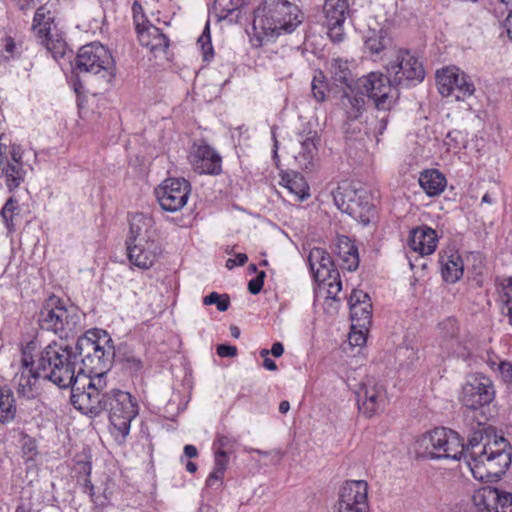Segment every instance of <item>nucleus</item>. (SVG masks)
Returning a JSON list of instances; mask_svg holds the SVG:
<instances>
[{"instance_id":"nucleus-1","label":"nucleus","mask_w":512,"mask_h":512,"mask_svg":"<svg viewBox=\"0 0 512 512\" xmlns=\"http://www.w3.org/2000/svg\"><path fill=\"white\" fill-rule=\"evenodd\" d=\"M302 22L303 13L296 4L288 0H264L254 10L252 46L261 47L281 35L291 34Z\"/></svg>"},{"instance_id":"nucleus-2","label":"nucleus","mask_w":512,"mask_h":512,"mask_svg":"<svg viewBox=\"0 0 512 512\" xmlns=\"http://www.w3.org/2000/svg\"><path fill=\"white\" fill-rule=\"evenodd\" d=\"M37 373L61 389L70 388L78 377L72 347L52 343L47 345L35 361Z\"/></svg>"},{"instance_id":"nucleus-3","label":"nucleus","mask_w":512,"mask_h":512,"mask_svg":"<svg viewBox=\"0 0 512 512\" xmlns=\"http://www.w3.org/2000/svg\"><path fill=\"white\" fill-rule=\"evenodd\" d=\"M95 333L78 337L74 351L76 363L80 360L78 373H108L115 358L112 339L104 335L94 339Z\"/></svg>"},{"instance_id":"nucleus-4","label":"nucleus","mask_w":512,"mask_h":512,"mask_svg":"<svg viewBox=\"0 0 512 512\" xmlns=\"http://www.w3.org/2000/svg\"><path fill=\"white\" fill-rule=\"evenodd\" d=\"M415 452L419 458L460 460L465 444L456 431L440 427L422 434L416 440Z\"/></svg>"},{"instance_id":"nucleus-5","label":"nucleus","mask_w":512,"mask_h":512,"mask_svg":"<svg viewBox=\"0 0 512 512\" xmlns=\"http://www.w3.org/2000/svg\"><path fill=\"white\" fill-rule=\"evenodd\" d=\"M31 32L37 42L51 53L54 59L62 58L67 49L65 35L59 27V19L54 5L46 2L34 12Z\"/></svg>"},{"instance_id":"nucleus-6","label":"nucleus","mask_w":512,"mask_h":512,"mask_svg":"<svg viewBox=\"0 0 512 512\" xmlns=\"http://www.w3.org/2000/svg\"><path fill=\"white\" fill-rule=\"evenodd\" d=\"M38 324L42 330L51 331L60 338H68L81 330L76 309L67 307L56 295L49 296L43 302L38 313Z\"/></svg>"},{"instance_id":"nucleus-7","label":"nucleus","mask_w":512,"mask_h":512,"mask_svg":"<svg viewBox=\"0 0 512 512\" xmlns=\"http://www.w3.org/2000/svg\"><path fill=\"white\" fill-rule=\"evenodd\" d=\"M336 207L358 220L364 225L371 222L376 214L371 193L364 188H355L351 183L344 181L332 191Z\"/></svg>"},{"instance_id":"nucleus-8","label":"nucleus","mask_w":512,"mask_h":512,"mask_svg":"<svg viewBox=\"0 0 512 512\" xmlns=\"http://www.w3.org/2000/svg\"><path fill=\"white\" fill-rule=\"evenodd\" d=\"M107 402L110 432L112 436L122 442L130 432L132 420L139 413L136 399L129 393L117 388L112 389V394Z\"/></svg>"},{"instance_id":"nucleus-9","label":"nucleus","mask_w":512,"mask_h":512,"mask_svg":"<svg viewBox=\"0 0 512 512\" xmlns=\"http://www.w3.org/2000/svg\"><path fill=\"white\" fill-rule=\"evenodd\" d=\"M77 74H92L110 83L115 76V63L110 51L98 42L82 46L74 61Z\"/></svg>"},{"instance_id":"nucleus-10","label":"nucleus","mask_w":512,"mask_h":512,"mask_svg":"<svg viewBox=\"0 0 512 512\" xmlns=\"http://www.w3.org/2000/svg\"><path fill=\"white\" fill-rule=\"evenodd\" d=\"M390 83L397 87H412L425 78V70L419 58L410 50L400 49L385 67Z\"/></svg>"},{"instance_id":"nucleus-11","label":"nucleus","mask_w":512,"mask_h":512,"mask_svg":"<svg viewBox=\"0 0 512 512\" xmlns=\"http://www.w3.org/2000/svg\"><path fill=\"white\" fill-rule=\"evenodd\" d=\"M357 89L373 100L379 111H390L399 97L397 86L390 83L388 75L371 72L357 81Z\"/></svg>"},{"instance_id":"nucleus-12","label":"nucleus","mask_w":512,"mask_h":512,"mask_svg":"<svg viewBox=\"0 0 512 512\" xmlns=\"http://www.w3.org/2000/svg\"><path fill=\"white\" fill-rule=\"evenodd\" d=\"M436 84L443 97H454L457 101H463L475 92L471 77L456 66L438 70Z\"/></svg>"},{"instance_id":"nucleus-13","label":"nucleus","mask_w":512,"mask_h":512,"mask_svg":"<svg viewBox=\"0 0 512 512\" xmlns=\"http://www.w3.org/2000/svg\"><path fill=\"white\" fill-rule=\"evenodd\" d=\"M190 192L191 184L184 178H168L155 188L157 201L168 212L181 210L186 205Z\"/></svg>"},{"instance_id":"nucleus-14","label":"nucleus","mask_w":512,"mask_h":512,"mask_svg":"<svg viewBox=\"0 0 512 512\" xmlns=\"http://www.w3.org/2000/svg\"><path fill=\"white\" fill-rule=\"evenodd\" d=\"M495 396L492 381L483 375L472 376L463 386L460 401L471 410L490 404Z\"/></svg>"},{"instance_id":"nucleus-15","label":"nucleus","mask_w":512,"mask_h":512,"mask_svg":"<svg viewBox=\"0 0 512 512\" xmlns=\"http://www.w3.org/2000/svg\"><path fill=\"white\" fill-rule=\"evenodd\" d=\"M70 388L71 404L82 414L97 417L107 409L108 397L112 394V389L108 393H100L88 388L81 389L78 384H73Z\"/></svg>"},{"instance_id":"nucleus-16","label":"nucleus","mask_w":512,"mask_h":512,"mask_svg":"<svg viewBox=\"0 0 512 512\" xmlns=\"http://www.w3.org/2000/svg\"><path fill=\"white\" fill-rule=\"evenodd\" d=\"M25 175L23 149L13 144L6 157L0 160V183L4 182L8 190L13 191L24 182Z\"/></svg>"},{"instance_id":"nucleus-17","label":"nucleus","mask_w":512,"mask_h":512,"mask_svg":"<svg viewBox=\"0 0 512 512\" xmlns=\"http://www.w3.org/2000/svg\"><path fill=\"white\" fill-rule=\"evenodd\" d=\"M438 344L446 356L466 358L469 355L460 337V325L457 319L448 317L438 324Z\"/></svg>"},{"instance_id":"nucleus-18","label":"nucleus","mask_w":512,"mask_h":512,"mask_svg":"<svg viewBox=\"0 0 512 512\" xmlns=\"http://www.w3.org/2000/svg\"><path fill=\"white\" fill-rule=\"evenodd\" d=\"M349 12L347 0H326L323 6V25L327 28V34L332 42L340 43L344 40V28Z\"/></svg>"},{"instance_id":"nucleus-19","label":"nucleus","mask_w":512,"mask_h":512,"mask_svg":"<svg viewBox=\"0 0 512 512\" xmlns=\"http://www.w3.org/2000/svg\"><path fill=\"white\" fill-rule=\"evenodd\" d=\"M39 378L42 377L37 373L36 363L24 351L19 371L13 378L17 395L28 400L36 398L38 394L36 385Z\"/></svg>"},{"instance_id":"nucleus-20","label":"nucleus","mask_w":512,"mask_h":512,"mask_svg":"<svg viewBox=\"0 0 512 512\" xmlns=\"http://www.w3.org/2000/svg\"><path fill=\"white\" fill-rule=\"evenodd\" d=\"M359 411L370 418L375 415L384 402V389L373 378H367L356 391Z\"/></svg>"},{"instance_id":"nucleus-21","label":"nucleus","mask_w":512,"mask_h":512,"mask_svg":"<svg viewBox=\"0 0 512 512\" xmlns=\"http://www.w3.org/2000/svg\"><path fill=\"white\" fill-rule=\"evenodd\" d=\"M193 170L202 175H219L222 172V157L210 145L203 143L194 147L190 155Z\"/></svg>"},{"instance_id":"nucleus-22","label":"nucleus","mask_w":512,"mask_h":512,"mask_svg":"<svg viewBox=\"0 0 512 512\" xmlns=\"http://www.w3.org/2000/svg\"><path fill=\"white\" fill-rule=\"evenodd\" d=\"M126 250L130 263L141 269L152 267L161 253V247L154 238L145 239L143 242L126 243Z\"/></svg>"},{"instance_id":"nucleus-23","label":"nucleus","mask_w":512,"mask_h":512,"mask_svg":"<svg viewBox=\"0 0 512 512\" xmlns=\"http://www.w3.org/2000/svg\"><path fill=\"white\" fill-rule=\"evenodd\" d=\"M308 264L315 281L325 283L331 277L338 276V270L331 255L323 248L314 247L308 255Z\"/></svg>"},{"instance_id":"nucleus-24","label":"nucleus","mask_w":512,"mask_h":512,"mask_svg":"<svg viewBox=\"0 0 512 512\" xmlns=\"http://www.w3.org/2000/svg\"><path fill=\"white\" fill-rule=\"evenodd\" d=\"M368 484L363 480L347 481L341 489L339 506L368 510Z\"/></svg>"},{"instance_id":"nucleus-25","label":"nucleus","mask_w":512,"mask_h":512,"mask_svg":"<svg viewBox=\"0 0 512 512\" xmlns=\"http://www.w3.org/2000/svg\"><path fill=\"white\" fill-rule=\"evenodd\" d=\"M439 236L437 232L427 225L413 228L409 232V248L421 256L431 255L435 252Z\"/></svg>"},{"instance_id":"nucleus-26","label":"nucleus","mask_w":512,"mask_h":512,"mask_svg":"<svg viewBox=\"0 0 512 512\" xmlns=\"http://www.w3.org/2000/svg\"><path fill=\"white\" fill-rule=\"evenodd\" d=\"M475 479L481 482L497 481L506 472L505 469L495 464L489 457L486 458L480 452H474L473 456L465 459Z\"/></svg>"},{"instance_id":"nucleus-27","label":"nucleus","mask_w":512,"mask_h":512,"mask_svg":"<svg viewBox=\"0 0 512 512\" xmlns=\"http://www.w3.org/2000/svg\"><path fill=\"white\" fill-rule=\"evenodd\" d=\"M479 452L505 470L508 469L512 461L511 445L503 436H495L493 441H485Z\"/></svg>"},{"instance_id":"nucleus-28","label":"nucleus","mask_w":512,"mask_h":512,"mask_svg":"<svg viewBox=\"0 0 512 512\" xmlns=\"http://www.w3.org/2000/svg\"><path fill=\"white\" fill-rule=\"evenodd\" d=\"M442 278L447 283H455L464 272V264L461 255L454 248H447L439 253Z\"/></svg>"},{"instance_id":"nucleus-29","label":"nucleus","mask_w":512,"mask_h":512,"mask_svg":"<svg viewBox=\"0 0 512 512\" xmlns=\"http://www.w3.org/2000/svg\"><path fill=\"white\" fill-rule=\"evenodd\" d=\"M333 251L337 256L339 266L342 269L355 271L358 268V249L349 237L343 235L337 237Z\"/></svg>"},{"instance_id":"nucleus-30","label":"nucleus","mask_w":512,"mask_h":512,"mask_svg":"<svg viewBox=\"0 0 512 512\" xmlns=\"http://www.w3.org/2000/svg\"><path fill=\"white\" fill-rule=\"evenodd\" d=\"M130 230L126 243L143 242L154 238V220L144 213H135L129 220Z\"/></svg>"},{"instance_id":"nucleus-31","label":"nucleus","mask_w":512,"mask_h":512,"mask_svg":"<svg viewBox=\"0 0 512 512\" xmlns=\"http://www.w3.org/2000/svg\"><path fill=\"white\" fill-rule=\"evenodd\" d=\"M137 37L140 45L146 47L155 55L165 53L170 45L168 36L155 25L148 26V28L141 31Z\"/></svg>"},{"instance_id":"nucleus-32","label":"nucleus","mask_w":512,"mask_h":512,"mask_svg":"<svg viewBox=\"0 0 512 512\" xmlns=\"http://www.w3.org/2000/svg\"><path fill=\"white\" fill-rule=\"evenodd\" d=\"M419 185L429 197L439 196L447 186L445 175L438 169H426L420 173Z\"/></svg>"},{"instance_id":"nucleus-33","label":"nucleus","mask_w":512,"mask_h":512,"mask_svg":"<svg viewBox=\"0 0 512 512\" xmlns=\"http://www.w3.org/2000/svg\"><path fill=\"white\" fill-rule=\"evenodd\" d=\"M340 104L348 120H357L365 110V98L362 92L350 86L341 96Z\"/></svg>"},{"instance_id":"nucleus-34","label":"nucleus","mask_w":512,"mask_h":512,"mask_svg":"<svg viewBox=\"0 0 512 512\" xmlns=\"http://www.w3.org/2000/svg\"><path fill=\"white\" fill-rule=\"evenodd\" d=\"M504 490L485 486L477 489L472 497L477 512H494Z\"/></svg>"},{"instance_id":"nucleus-35","label":"nucleus","mask_w":512,"mask_h":512,"mask_svg":"<svg viewBox=\"0 0 512 512\" xmlns=\"http://www.w3.org/2000/svg\"><path fill=\"white\" fill-rule=\"evenodd\" d=\"M368 295L362 291H353L349 299L350 316L353 321L369 322L372 316V305L367 301Z\"/></svg>"},{"instance_id":"nucleus-36","label":"nucleus","mask_w":512,"mask_h":512,"mask_svg":"<svg viewBox=\"0 0 512 512\" xmlns=\"http://www.w3.org/2000/svg\"><path fill=\"white\" fill-rule=\"evenodd\" d=\"M392 45V38L386 29H369L364 36V47L371 54L378 56Z\"/></svg>"},{"instance_id":"nucleus-37","label":"nucleus","mask_w":512,"mask_h":512,"mask_svg":"<svg viewBox=\"0 0 512 512\" xmlns=\"http://www.w3.org/2000/svg\"><path fill=\"white\" fill-rule=\"evenodd\" d=\"M244 5L245 0H214L212 13L219 21L228 19L232 23L239 19Z\"/></svg>"},{"instance_id":"nucleus-38","label":"nucleus","mask_w":512,"mask_h":512,"mask_svg":"<svg viewBox=\"0 0 512 512\" xmlns=\"http://www.w3.org/2000/svg\"><path fill=\"white\" fill-rule=\"evenodd\" d=\"M17 406L14 393L7 385H0V422L5 424L16 417Z\"/></svg>"},{"instance_id":"nucleus-39","label":"nucleus","mask_w":512,"mask_h":512,"mask_svg":"<svg viewBox=\"0 0 512 512\" xmlns=\"http://www.w3.org/2000/svg\"><path fill=\"white\" fill-rule=\"evenodd\" d=\"M229 463V454L224 452H214V467L206 479L207 487L220 488L223 484L225 471Z\"/></svg>"},{"instance_id":"nucleus-40","label":"nucleus","mask_w":512,"mask_h":512,"mask_svg":"<svg viewBox=\"0 0 512 512\" xmlns=\"http://www.w3.org/2000/svg\"><path fill=\"white\" fill-rule=\"evenodd\" d=\"M106 375L107 373H78L74 384L81 386V389L88 388L96 392L108 393Z\"/></svg>"},{"instance_id":"nucleus-41","label":"nucleus","mask_w":512,"mask_h":512,"mask_svg":"<svg viewBox=\"0 0 512 512\" xmlns=\"http://www.w3.org/2000/svg\"><path fill=\"white\" fill-rule=\"evenodd\" d=\"M282 181L286 183L285 187L289 192L295 195L296 200L302 201L309 197V186L303 176L295 174L292 178L282 177Z\"/></svg>"},{"instance_id":"nucleus-42","label":"nucleus","mask_w":512,"mask_h":512,"mask_svg":"<svg viewBox=\"0 0 512 512\" xmlns=\"http://www.w3.org/2000/svg\"><path fill=\"white\" fill-rule=\"evenodd\" d=\"M120 361L123 370L128 372L131 376H138L144 368L142 359L131 351L123 353Z\"/></svg>"},{"instance_id":"nucleus-43","label":"nucleus","mask_w":512,"mask_h":512,"mask_svg":"<svg viewBox=\"0 0 512 512\" xmlns=\"http://www.w3.org/2000/svg\"><path fill=\"white\" fill-rule=\"evenodd\" d=\"M3 52L5 60L19 59L23 53V41H16L12 36L3 38Z\"/></svg>"},{"instance_id":"nucleus-44","label":"nucleus","mask_w":512,"mask_h":512,"mask_svg":"<svg viewBox=\"0 0 512 512\" xmlns=\"http://www.w3.org/2000/svg\"><path fill=\"white\" fill-rule=\"evenodd\" d=\"M328 85L322 71H316L311 82V92L317 102H324Z\"/></svg>"},{"instance_id":"nucleus-45","label":"nucleus","mask_w":512,"mask_h":512,"mask_svg":"<svg viewBox=\"0 0 512 512\" xmlns=\"http://www.w3.org/2000/svg\"><path fill=\"white\" fill-rule=\"evenodd\" d=\"M197 44L199 45L203 60L209 62L214 57V49L211 42L209 22L206 23L204 30L198 38Z\"/></svg>"},{"instance_id":"nucleus-46","label":"nucleus","mask_w":512,"mask_h":512,"mask_svg":"<svg viewBox=\"0 0 512 512\" xmlns=\"http://www.w3.org/2000/svg\"><path fill=\"white\" fill-rule=\"evenodd\" d=\"M500 298L507 309V316L512 325V277L505 278L500 283Z\"/></svg>"},{"instance_id":"nucleus-47","label":"nucleus","mask_w":512,"mask_h":512,"mask_svg":"<svg viewBox=\"0 0 512 512\" xmlns=\"http://www.w3.org/2000/svg\"><path fill=\"white\" fill-rule=\"evenodd\" d=\"M19 209L18 201L14 198H9L4 204L1 210V216L3 221L10 233L15 231V224L13 222V217L16 214V211Z\"/></svg>"},{"instance_id":"nucleus-48","label":"nucleus","mask_w":512,"mask_h":512,"mask_svg":"<svg viewBox=\"0 0 512 512\" xmlns=\"http://www.w3.org/2000/svg\"><path fill=\"white\" fill-rule=\"evenodd\" d=\"M236 439L228 434L217 433L212 444L214 452L231 454L234 450Z\"/></svg>"},{"instance_id":"nucleus-49","label":"nucleus","mask_w":512,"mask_h":512,"mask_svg":"<svg viewBox=\"0 0 512 512\" xmlns=\"http://www.w3.org/2000/svg\"><path fill=\"white\" fill-rule=\"evenodd\" d=\"M317 133L315 131H309L305 137H302L301 149L302 156L306 160H310L314 157L317 152Z\"/></svg>"},{"instance_id":"nucleus-50","label":"nucleus","mask_w":512,"mask_h":512,"mask_svg":"<svg viewBox=\"0 0 512 512\" xmlns=\"http://www.w3.org/2000/svg\"><path fill=\"white\" fill-rule=\"evenodd\" d=\"M204 305H213L217 306V309L221 312L228 310L230 306V297L228 294H218L217 292H211L209 295L203 298Z\"/></svg>"},{"instance_id":"nucleus-51","label":"nucleus","mask_w":512,"mask_h":512,"mask_svg":"<svg viewBox=\"0 0 512 512\" xmlns=\"http://www.w3.org/2000/svg\"><path fill=\"white\" fill-rule=\"evenodd\" d=\"M483 441V433L481 431H475L469 438L467 445H465V452L462 457L467 459L468 457L473 456L474 452H479V450L482 449Z\"/></svg>"},{"instance_id":"nucleus-52","label":"nucleus","mask_w":512,"mask_h":512,"mask_svg":"<svg viewBox=\"0 0 512 512\" xmlns=\"http://www.w3.org/2000/svg\"><path fill=\"white\" fill-rule=\"evenodd\" d=\"M91 470H92L91 462H89V461H77L76 466H75V471L78 474H83V476H84V479H83L84 486L86 488H89L90 490L93 489V485H92V482L90 480Z\"/></svg>"},{"instance_id":"nucleus-53","label":"nucleus","mask_w":512,"mask_h":512,"mask_svg":"<svg viewBox=\"0 0 512 512\" xmlns=\"http://www.w3.org/2000/svg\"><path fill=\"white\" fill-rule=\"evenodd\" d=\"M322 284L327 287V297L331 299H336V295L342 290V282L339 273L337 277H331Z\"/></svg>"},{"instance_id":"nucleus-54","label":"nucleus","mask_w":512,"mask_h":512,"mask_svg":"<svg viewBox=\"0 0 512 512\" xmlns=\"http://www.w3.org/2000/svg\"><path fill=\"white\" fill-rule=\"evenodd\" d=\"M266 273L264 271L257 272V275L248 282V291L257 295L263 288Z\"/></svg>"},{"instance_id":"nucleus-55","label":"nucleus","mask_w":512,"mask_h":512,"mask_svg":"<svg viewBox=\"0 0 512 512\" xmlns=\"http://www.w3.org/2000/svg\"><path fill=\"white\" fill-rule=\"evenodd\" d=\"M494 512H512V492L504 491Z\"/></svg>"},{"instance_id":"nucleus-56","label":"nucleus","mask_w":512,"mask_h":512,"mask_svg":"<svg viewBox=\"0 0 512 512\" xmlns=\"http://www.w3.org/2000/svg\"><path fill=\"white\" fill-rule=\"evenodd\" d=\"M41 1L40 0H11L13 6L23 14H27L34 9Z\"/></svg>"},{"instance_id":"nucleus-57","label":"nucleus","mask_w":512,"mask_h":512,"mask_svg":"<svg viewBox=\"0 0 512 512\" xmlns=\"http://www.w3.org/2000/svg\"><path fill=\"white\" fill-rule=\"evenodd\" d=\"M348 342L351 346L362 347L366 343V335L361 330H355L353 326L348 335Z\"/></svg>"},{"instance_id":"nucleus-58","label":"nucleus","mask_w":512,"mask_h":512,"mask_svg":"<svg viewBox=\"0 0 512 512\" xmlns=\"http://www.w3.org/2000/svg\"><path fill=\"white\" fill-rule=\"evenodd\" d=\"M335 68H338L339 70V73L337 71L334 72L336 80L346 83L348 80V75L350 74L347 63L338 60L335 62Z\"/></svg>"},{"instance_id":"nucleus-59","label":"nucleus","mask_w":512,"mask_h":512,"mask_svg":"<svg viewBox=\"0 0 512 512\" xmlns=\"http://www.w3.org/2000/svg\"><path fill=\"white\" fill-rule=\"evenodd\" d=\"M217 354L222 358L235 357L237 347L229 344H220L217 346Z\"/></svg>"},{"instance_id":"nucleus-60","label":"nucleus","mask_w":512,"mask_h":512,"mask_svg":"<svg viewBox=\"0 0 512 512\" xmlns=\"http://www.w3.org/2000/svg\"><path fill=\"white\" fill-rule=\"evenodd\" d=\"M133 22L135 25V30L137 35L140 34L141 31H144L148 26H152L153 24L147 19L145 13L142 15H138L133 17Z\"/></svg>"},{"instance_id":"nucleus-61","label":"nucleus","mask_w":512,"mask_h":512,"mask_svg":"<svg viewBox=\"0 0 512 512\" xmlns=\"http://www.w3.org/2000/svg\"><path fill=\"white\" fill-rule=\"evenodd\" d=\"M498 369L504 381L510 382L512 380V364L508 361H501Z\"/></svg>"},{"instance_id":"nucleus-62","label":"nucleus","mask_w":512,"mask_h":512,"mask_svg":"<svg viewBox=\"0 0 512 512\" xmlns=\"http://www.w3.org/2000/svg\"><path fill=\"white\" fill-rule=\"evenodd\" d=\"M268 355H269V350L262 349L260 351V356L263 358V367L269 371H276L277 365L274 360H272L268 357Z\"/></svg>"},{"instance_id":"nucleus-63","label":"nucleus","mask_w":512,"mask_h":512,"mask_svg":"<svg viewBox=\"0 0 512 512\" xmlns=\"http://www.w3.org/2000/svg\"><path fill=\"white\" fill-rule=\"evenodd\" d=\"M12 146L11 140L5 134H0V160L6 157Z\"/></svg>"},{"instance_id":"nucleus-64","label":"nucleus","mask_w":512,"mask_h":512,"mask_svg":"<svg viewBox=\"0 0 512 512\" xmlns=\"http://www.w3.org/2000/svg\"><path fill=\"white\" fill-rule=\"evenodd\" d=\"M504 27L506 29L509 39L512 40V10L509 12L508 16L505 19Z\"/></svg>"}]
</instances>
